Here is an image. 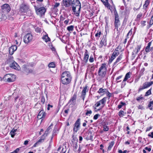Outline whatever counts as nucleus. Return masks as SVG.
<instances>
[{
  "mask_svg": "<svg viewBox=\"0 0 153 153\" xmlns=\"http://www.w3.org/2000/svg\"><path fill=\"white\" fill-rule=\"evenodd\" d=\"M72 79L70 73L68 71L63 72L61 74V81L63 85H67L69 84Z\"/></svg>",
  "mask_w": 153,
  "mask_h": 153,
  "instance_id": "obj_1",
  "label": "nucleus"
},
{
  "mask_svg": "<svg viewBox=\"0 0 153 153\" xmlns=\"http://www.w3.org/2000/svg\"><path fill=\"white\" fill-rule=\"evenodd\" d=\"M72 10L74 15L79 16L81 8V4L79 0H73L71 3Z\"/></svg>",
  "mask_w": 153,
  "mask_h": 153,
  "instance_id": "obj_2",
  "label": "nucleus"
},
{
  "mask_svg": "<svg viewBox=\"0 0 153 153\" xmlns=\"http://www.w3.org/2000/svg\"><path fill=\"white\" fill-rule=\"evenodd\" d=\"M107 65L106 63L102 64L99 68L98 74L100 80L105 77L107 72Z\"/></svg>",
  "mask_w": 153,
  "mask_h": 153,
  "instance_id": "obj_3",
  "label": "nucleus"
},
{
  "mask_svg": "<svg viewBox=\"0 0 153 153\" xmlns=\"http://www.w3.org/2000/svg\"><path fill=\"white\" fill-rule=\"evenodd\" d=\"M16 79V76L12 74H7L5 75L2 80L4 82H12L14 81Z\"/></svg>",
  "mask_w": 153,
  "mask_h": 153,
  "instance_id": "obj_4",
  "label": "nucleus"
},
{
  "mask_svg": "<svg viewBox=\"0 0 153 153\" xmlns=\"http://www.w3.org/2000/svg\"><path fill=\"white\" fill-rule=\"evenodd\" d=\"M36 12L38 15L40 16H42L43 15H44L46 10L45 8L43 7H39L38 6H34Z\"/></svg>",
  "mask_w": 153,
  "mask_h": 153,
  "instance_id": "obj_5",
  "label": "nucleus"
},
{
  "mask_svg": "<svg viewBox=\"0 0 153 153\" xmlns=\"http://www.w3.org/2000/svg\"><path fill=\"white\" fill-rule=\"evenodd\" d=\"M114 14L115 17L114 27L115 29H117L119 27L120 25V21L118 15L116 10L114 11Z\"/></svg>",
  "mask_w": 153,
  "mask_h": 153,
  "instance_id": "obj_6",
  "label": "nucleus"
},
{
  "mask_svg": "<svg viewBox=\"0 0 153 153\" xmlns=\"http://www.w3.org/2000/svg\"><path fill=\"white\" fill-rule=\"evenodd\" d=\"M24 42L26 44H28L32 41L33 39V36L31 33L27 34L23 38Z\"/></svg>",
  "mask_w": 153,
  "mask_h": 153,
  "instance_id": "obj_7",
  "label": "nucleus"
},
{
  "mask_svg": "<svg viewBox=\"0 0 153 153\" xmlns=\"http://www.w3.org/2000/svg\"><path fill=\"white\" fill-rule=\"evenodd\" d=\"M20 10L22 13H26L25 15H27V12L30 11L29 6L27 4H22L20 7Z\"/></svg>",
  "mask_w": 153,
  "mask_h": 153,
  "instance_id": "obj_8",
  "label": "nucleus"
},
{
  "mask_svg": "<svg viewBox=\"0 0 153 153\" xmlns=\"http://www.w3.org/2000/svg\"><path fill=\"white\" fill-rule=\"evenodd\" d=\"M153 84V82H146L143 84L142 86L140 87L139 89V91H141L143 89L147 88Z\"/></svg>",
  "mask_w": 153,
  "mask_h": 153,
  "instance_id": "obj_9",
  "label": "nucleus"
},
{
  "mask_svg": "<svg viewBox=\"0 0 153 153\" xmlns=\"http://www.w3.org/2000/svg\"><path fill=\"white\" fill-rule=\"evenodd\" d=\"M1 9L3 12L8 13L10 11L11 9L8 4H5L1 6Z\"/></svg>",
  "mask_w": 153,
  "mask_h": 153,
  "instance_id": "obj_10",
  "label": "nucleus"
},
{
  "mask_svg": "<svg viewBox=\"0 0 153 153\" xmlns=\"http://www.w3.org/2000/svg\"><path fill=\"white\" fill-rule=\"evenodd\" d=\"M80 122L79 119H78L75 123L73 128L74 131L76 132L79 130L80 127Z\"/></svg>",
  "mask_w": 153,
  "mask_h": 153,
  "instance_id": "obj_11",
  "label": "nucleus"
},
{
  "mask_svg": "<svg viewBox=\"0 0 153 153\" xmlns=\"http://www.w3.org/2000/svg\"><path fill=\"white\" fill-rule=\"evenodd\" d=\"M77 97L76 93H75L74 94L73 97H71L69 103H70V104H72L74 105L76 103V99Z\"/></svg>",
  "mask_w": 153,
  "mask_h": 153,
  "instance_id": "obj_12",
  "label": "nucleus"
},
{
  "mask_svg": "<svg viewBox=\"0 0 153 153\" xmlns=\"http://www.w3.org/2000/svg\"><path fill=\"white\" fill-rule=\"evenodd\" d=\"M17 47L15 45H12L9 48V53L10 55H13L15 51L17 49Z\"/></svg>",
  "mask_w": 153,
  "mask_h": 153,
  "instance_id": "obj_13",
  "label": "nucleus"
},
{
  "mask_svg": "<svg viewBox=\"0 0 153 153\" xmlns=\"http://www.w3.org/2000/svg\"><path fill=\"white\" fill-rule=\"evenodd\" d=\"M72 0H63V4L66 7H69L71 4Z\"/></svg>",
  "mask_w": 153,
  "mask_h": 153,
  "instance_id": "obj_14",
  "label": "nucleus"
},
{
  "mask_svg": "<svg viewBox=\"0 0 153 153\" xmlns=\"http://www.w3.org/2000/svg\"><path fill=\"white\" fill-rule=\"evenodd\" d=\"M106 39L105 37L103 36L100 43V47H102L103 46H105L106 45Z\"/></svg>",
  "mask_w": 153,
  "mask_h": 153,
  "instance_id": "obj_15",
  "label": "nucleus"
},
{
  "mask_svg": "<svg viewBox=\"0 0 153 153\" xmlns=\"http://www.w3.org/2000/svg\"><path fill=\"white\" fill-rule=\"evenodd\" d=\"M88 53L87 50H85V52L84 54V57L83 59V61L85 63H87L88 61L89 55Z\"/></svg>",
  "mask_w": 153,
  "mask_h": 153,
  "instance_id": "obj_16",
  "label": "nucleus"
},
{
  "mask_svg": "<svg viewBox=\"0 0 153 153\" xmlns=\"http://www.w3.org/2000/svg\"><path fill=\"white\" fill-rule=\"evenodd\" d=\"M87 86H85L83 88V90L82 91V94L81 97H82L84 100L85 97V95L87 90Z\"/></svg>",
  "mask_w": 153,
  "mask_h": 153,
  "instance_id": "obj_17",
  "label": "nucleus"
},
{
  "mask_svg": "<svg viewBox=\"0 0 153 153\" xmlns=\"http://www.w3.org/2000/svg\"><path fill=\"white\" fill-rule=\"evenodd\" d=\"M46 113L43 110H41L38 115V118L41 119L44 118L46 116Z\"/></svg>",
  "mask_w": 153,
  "mask_h": 153,
  "instance_id": "obj_18",
  "label": "nucleus"
},
{
  "mask_svg": "<svg viewBox=\"0 0 153 153\" xmlns=\"http://www.w3.org/2000/svg\"><path fill=\"white\" fill-rule=\"evenodd\" d=\"M11 67L17 70H19L20 69L19 66L15 62H14L12 63Z\"/></svg>",
  "mask_w": 153,
  "mask_h": 153,
  "instance_id": "obj_19",
  "label": "nucleus"
},
{
  "mask_svg": "<svg viewBox=\"0 0 153 153\" xmlns=\"http://www.w3.org/2000/svg\"><path fill=\"white\" fill-rule=\"evenodd\" d=\"M107 99L106 97H104L102 99L99 101L100 103V105H102V108H103L105 105V102Z\"/></svg>",
  "mask_w": 153,
  "mask_h": 153,
  "instance_id": "obj_20",
  "label": "nucleus"
},
{
  "mask_svg": "<svg viewBox=\"0 0 153 153\" xmlns=\"http://www.w3.org/2000/svg\"><path fill=\"white\" fill-rule=\"evenodd\" d=\"M45 35H44L42 37V39L45 40L46 42L50 41V38L48 37V34L46 32H45Z\"/></svg>",
  "mask_w": 153,
  "mask_h": 153,
  "instance_id": "obj_21",
  "label": "nucleus"
},
{
  "mask_svg": "<svg viewBox=\"0 0 153 153\" xmlns=\"http://www.w3.org/2000/svg\"><path fill=\"white\" fill-rule=\"evenodd\" d=\"M123 54H121L116 59V61L114 63V65H116V64L120 62L122 58L123 57Z\"/></svg>",
  "mask_w": 153,
  "mask_h": 153,
  "instance_id": "obj_22",
  "label": "nucleus"
},
{
  "mask_svg": "<svg viewBox=\"0 0 153 153\" xmlns=\"http://www.w3.org/2000/svg\"><path fill=\"white\" fill-rule=\"evenodd\" d=\"M150 2L149 0H146L145 3L143 5V8L144 9H146L148 7V6L149 5Z\"/></svg>",
  "mask_w": 153,
  "mask_h": 153,
  "instance_id": "obj_23",
  "label": "nucleus"
},
{
  "mask_svg": "<svg viewBox=\"0 0 153 153\" xmlns=\"http://www.w3.org/2000/svg\"><path fill=\"white\" fill-rule=\"evenodd\" d=\"M108 92V90L107 89H102L100 88L98 91V93L99 94L103 93L105 94Z\"/></svg>",
  "mask_w": 153,
  "mask_h": 153,
  "instance_id": "obj_24",
  "label": "nucleus"
},
{
  "mask_svg": "<svg viewBox=\"0 0 153 153\" xmlns=\"http://www.w3.org/2000/svg\"><path fill=\"white\" fill-rule=\"evenodd\" d=\"M7 18V16L5 14H0V21H4Z\"/></svg>",
  "mask_w": 153,
  "mask_h": 153,
  "instance_id": "obj_25",
  "label": "nucleus"
},
{
  "mask_svg": "<svg viewBox=\"0 0 153 153\" xmlns=\"http://www.w3.org/2000/svg\"><path fill=\"white\" fill-rule=\"evenodd\" d=\"M17 130V129H15L14 128H13L12 129V130L11 131L10 133L11 134V136L12 137H14V136H15V134H16V132Z\"/></svg>",
  "mask_w": 153,
  "mask_h": 153,
  "instance_id": "obj_26",
  "label": "nucleus"
},
{
  "mask_svg": "<svg viewBox=\"0 0 153 153\" xmlns=\"http://www.w3.org/2000/svg\"><path fill=\"white\" fill-rule=\"evenodd\" d=\"M49 130H46V131L45 133L43 134V135L42 137V140H44L45 139V137L47 136L48 134L49 133Z\"/></svg>",
  "mask_w": 153,
  "mask_h": 153,
  "instance_id": "obj_27",
  "label": "nucleus"
},
{
  "mask_svg": "<svg viewBox=\"0 0 153 153\" xmlns=\"http://www.w3.org/2000/svg\"><path fill=\"white\" fill-rule=\"evenodd\" d=\"M120 52H122L123 51V50L122 49V47L121 46L119 45H118L115 49L114 51H115L120 52Z\"/></svg>",
  "mask_w": 153,
  "mask_h": 153,
  "instance_id": "obj_28",
  "label": "nucleus"
},
{
  "mask_svg": "<svg viewBox=\"0 0 153 153\" xmlns=\"http://www.w3.org/2000/svg\"><path fill=\"white\" fill-rule=\"evenodd\" d=\"M141 47V45H137V48L135 49V50L134 51V52H135L136 54H137L138 52L140 51Z\"/></svg>",
  "mask_w": 153,
  "mask_h": 153,
  "instance_id": "obj_29",
  "label": "nucleus"
},
{
  "mask_svg": "<svg viewBox=\"0 0 153 153\" xmlns=\"http://www.w3.org/2000/svg\"><path fill=\"white\" fill-rule=\"evenodd\" d=\"M86 113L85 114L86 116H90L92 113V111L91 110L89 109H88L85 110Z\"/></svg>",
  "mask_w": 153,
  "mask_h": 153,
  "instance_id": "obj_30",
  "label": "nucleus"
},
{
  "mask_svg": "<svg viewBox=\"0 0 153 153\" xmlns=\"http://www.w3.org/2000/svg\"><path fill=\"white\" fill-rule=\"evenodd\" d=\"M48 66L49 68H54L56 67V65L54 62H52L48 64Z\"/></svg>",
  "mask_w": 153,
  "mask_h": 153,
  "instance_id": "obj_31",
  "label": "nucleus"
},
{
  "mask_svg": "<svg viewBox=\"0 0 153 153\" xmlns=\"http://www.w3.org/2000/svg\"><path fill=\"white\" fill-rule=\"evenodd\" d=\"M148 106L150 110H152L153 109V101L149 102Z\"/></svg>",
  "mask_w": 153,
  "mask_h": 153,
  "instance_id": "obj_32",
  "label": "nucleus"
},
{
  "mask_svg": "<svg viewBox=\"0 0 153 153\" xmlns=\"http://www.w3.org/2000/svg\"><path fill=\"white\" fill-rule=\"evenodd\" d=\"M130 74L131 73L130 72L127 73L126 74L124 79L127 80L128 79L130 78Z\"/></svg>",
  "mask_w": 153,
  "mask_h": 153,
  "instance_id": "obj_33",
  "label": "nucleus"
},
{
  "mask_svg": "<svg viewBox=\"0 0 153 153\" xmlns=\"http://www.w3.org/2000/svg\"><path fill=\"white\" fill-rule=\"evenodd\" d=\"M142 14L141 13H139L137 15L135 20L136 21L139 20L140 19V18L142 17Z\"/></svg>",
  "mask_w": 153,
  "mask_h": 153,
  "instance_id": "obj_34",
  "label": "nucleus"
},
{
  "mask_svg": "<svg viewBox=\"0 0 153 153\" xmlns=\"http://www.w3.org/2000/svg\"><path fill=\"white\" fill-rule=\"evenodd\" d=\"M123 77V75H121L117 77L116 79V83H118L120 82L121 80H120V79Z\"/></svg>",
  "mask_w": 153,
  "mask_h": 153,
  "instance_id": "obj_35",
  "label": "nucleus"
},
{
  "mask_svg": "<svg viewBox=\"0 0 153 153\" xmlns=\"http://www.w3.org/2000/svg\"><path fill=\"white\" fill-rule=\"evenodd\" d=\"M114 144V141H112L110 143H109V146L108 147V150H110L112 147L113 146Z\"/></svg>",
  "mask_w": 153,
  "mask_h": 153,
  "instance_id": "obj_36",
  "label": "nucleus"
},
{
  "mask_svg": "<svg viewBox=\"0 0 153 153\" xmlns=\"http://www.w3.org/2000/svg\"><path fill=\"white\" fill-rule=\"evenodd\" d=\"M105 1H103V0H101V1L103 3L105 6L107 7L109 6L108 3V0H105Z\"/></svg>",
  "mask_w": 153,
  "mask_h": 153,
  "instance_id": "obj_37",
  "label": "nucleus"
},
{
  "mask_svg": "<svg viewBox=\"0 0 153 153\" xmlns=\"http://www.w3.org/2000/svg\"><path fill=\"white\" fill-rule=\"evenodd\" d=\"M25 70L26 73H31L33 72V70L32 69H29L27 67H26L25 69Z\"/></svg>",
  "mask_w": 153,
  "mask_h": 153,
  "instance_id": "obj_38",
  "label": "nucleus"
},
{
  "mask_svg": "<svg viewBox=\"0 0 153 153\" xmlns=\"http://www.w3.org/2000/svg\"><path fill=\"white\" fill-rule=\"evenodd\" d=\"M101 34V32L100 31H98L97 33H96L95 35V36H96V37H97V39H98L100 36Z\"/></svg>",
  "mask_w": 153,
  "mask_h": 153,
  "instance_id": "obj_39",
  "label": "nucleus"
},
{
  "mask_svg": "<svg viewBox=\"0 0 153 153\" xmlns=\"http://www.w3.org/2000/svg\"><path fill=\"white\" fill-rule=\"evenodd\" d=\"M74 26L73 25H71L67 28V30L69 31H72L74 30Z\"/></svg>",
  "mask_w": 153,
  "mask_h": 153,
  "instance_id": "obj_40",
  "label": "nucleus"
},
{
  "mask_svg": "<svg viewBox=\"0 0 153 153\" xmlns=\"http://www.w3.org/2000/svg\"><path fill=\"white\" fill-rule=\"evenodd\" d=\"M35 31L37 33H40L42 31V29L41 28L37 27L35 28Z\"/></svg>",
  "mask_w": 153,
  "mask_h": 153,
  "instance_id": "obj_41",
  "label": "nucleus"
},
{
  "mask_svg": "<svg viewBox=\"0 0 153 153\" xmlns=\"http://www.w3.org/2000/svg\"><path fill=\"white\" fill-rule=\"evenodd\" d=\"M124 112L123 111H120L118 113L119 116L120 117H123V115H124Z\"/></svg>",
  "mask_w": 153,
  "mask_h": 153,
  "instance_id": "obj_42",
  "label": "nucleus"
},
{
  "mask_svg": "<svg viewBox=\"0 0 153 153\" xmlns=\"http://www.w3.org/2000/svg\"><path fill=\"white\" fill-rule=\"evenodd\" d=\"M125 104V103L121 102L120 104L118 105V108L119 109L121 108L122 106H123Z\"/></svg>",
  "mask_w": 153,
  "mask_h": 153,
  "instance_id": "obj_43",
  "label": "nucleus"
},
{
  "mask_svg": "<svg viewBox=\"0 0 153 153\" xmlns=\"http://www.w3.org/2000/svg\"><path fill=\"white\" fill-rule=\"evenodd\" d=\"M100 102H97V103L95 104L94 106L95 107L94 108V110H96V108L97 107H98L100 105Z\"/></svg>",
  "mask_w": 153,
  "mask_h": 153,
  "instance_id": "obj_44",
  "label": "nucleus"
},
{
  "mask_svg": "<svg viewBox=\"0 0 153 153\" xmlns=\"http://www.w3.org/2000/svg\"><path fill=\"white\" fill-rule=\"evenodd\" d=\"M41 103H42V104H44V103L45 102V100L44 96H41Z\"/></svg>",
  "mask_w": 153,
  "mask_h": 153,
  "instance_id": "obj_45",
  "label": "nucleus"
},
{
  "mask_svg": "<svg viewBox=\"0 0 153 153\" xmlns=\"http://www.w3.org/2000/svg\"><path fill=\"white\" fill-rule=\"evenodd\" d=\"M126 80L125 79H123V81H122V84H121V87L123 88V87L126 85Z\"/></svg>",
  "mask_w": 153,
  "mask_h": 153,
  "instance_id": "obj_46",
  "label": "nucleus"
},
{
  "mask_svg": "<svg viewBox=\"0 0 153 153\" xmlns=\"http://www.w3.org/2000/svg\"><path fill=\"white\" fill-rule=\"evenodd\" d=\"M116 57V56L115 55V54L114 53H113L110 59V60H111V61H112Z\"/></svg>",
  "mask_w": 153,
  "mask_h": 153,
  "instance_id": "obj_47",
  "label": "nucleus"
},
{
  "mask_svg": "<svg viewBox=\"0 0 153 153\" xmlns=\"http://www.w3.org/2000/svg\"><path fill=\"white\" fill-rule=\"evenodd\" d=\"M42 140V139H40L39 140H38V141L36 142V143H35L33 145V147H35L37 145L39 144V142H41V141Z\"/></svg>",
  "mask_w": 153,
  "mask_h": 153,
  "instance_id": "obj_48",
  "label": "nucleus"
},
{
  "mask_svg": "<svg viewBox=\"0 0 153 153\" xmlns=\"http://www.w3.org/2000/svg\"><path fill=\"white\" fill-rule=\"evenodd\" d=\"M153 24V15L151 18V20L149 22V25L150 27Z\"/></svg>",
  "mask_w": 153,
  "mask_h": 153,
  "instance_id": "obj_49",
  "label": "nucleus"
},
{
  "mask_svg": "<svg viewBox=\"0 0 153 153\" xmlns=\"http://www.w3.org/2000/svg\"><path fill=\"white\" fill-rule=\"evenodd\" d=\"M108 130L109 128L107 126L105 125L103 126V130L104 131H108Z\"/></svg>",
  "mask_w": 153,
  "mask_h": 153,
  "instance_id": "obj_50",
  "label": "nucleus"
},
{
  "mask_svg": "<svg viewBox=\"0 0 153 153\" xmlns=\"http://www.w3.org/2000/svg\"><path fill=\"white\" fill-rule=\"evenodd\" d=\"M151 94V91L150 89L148 90L146 93L145 94V96H147Z\"/></svg>",
  "mask_w": 153,
  "mask_h": 153,
  "instance_id": "obj_51",
  "label": "nucleus"
},
{
  "mask_svg": "<svg viewBox=\"0 0 153 153\" xmlns=\"http://www.w3.org/2000/svg\"><path fill=\"white\" fill-rule=\"evenodd\" d=\"M59 5L60 4L59 3L56 2L55 3V4L54 5L53 8L54 9L56 7H59Z\"/></svg>",
  "mask_w": 153,
  "mask_h": 153,
  "instance_id": "obj_52",
  "label": "nucleus"
},
{
  "mask_svg": "<svg viewBox=\"0 0 153 153\" xmlns=\"http://www.w3.org/2000/svg\"><path fill=\"white\" fill-rule=\"evenodd\" d=\"M100 114H96L94 115V117L93 119L94 120H97L98 119V117L100 116Z\"/></svg>",
  "mask_w": 153,
  "mask_h": 153,
  "instance_id": "obj_53",
  "label": "nucleus"
},
{
  "mask_svg": "<svg viewBox=\"0 0 153 153\" xmlns=\"http://www.w3.org/2000/svg\"><path fill=\"white\" fill-rule=\"evenodd\" d=\"M132 29H131L129 31L127 35V36L128 37L129 36H131L132 33Z\"/></svg>",
  "mask_w": 153,
  "mask_h": 153,
  "instance_id": "obj_54",
  "label": "nucleus"
},
{
  "mask_svg": "<svg viewBox=\"0 0 153 153\" xmlns=\"http://www.w3.org/2000/svg\"><path fill=\"white\" fill-rule=\"evenodd\" d=\"M146 21H142L141 22V25L143 27L146 25Z\"/></svg>",
  "mask_w": 153,
  "mask_h": 153,
  "instance_id": "obj_55",
  "label": "nucleus"
},
{
  "mask_svg": "<svg viewBox=\"0 0 153 153\" xmlns=\"http://www.w3.org/2000/svg\"><path fill=\"white\" fill-rule=\"evenodd\" d=\"M150 47L147 46L145 48V51L146 52H149L150 51Z\"/></svg>",
  "mask_w": 153,
  "mask_h": 153,
  "instance_id": "obj_56",
  "label": "nucleus"
},
{
  "mask_svg": "<svg viewBox=\"0 0 153 153\" xmlns=\"http://www.w3.org/2000/svg\"><path fill=\"white\" fill-rule=\"evenodd\" d=\"M89 61L91 62H92L94 61V59L92 56H91L89 59Z\"/></svg>",
  "mask_w": 153,
  "mask_h": 153,
  "instance_id": "obj_57",
  "label": "nucleus"
},
{
  "mask_svg": "<svg viewBox=\"0 0 153 153\" xmlns=\"http://www.w3.org/2000/svg\"><path fill=\"white\" fill-rule=\"evenodd\" d=\"M113 53H114L116 56H118L120 54V52H118L115 51H114Z\"/></svg>",
  "mask_w": 153,
  "mask_h": 153,
  "instance_id": "obj_58",
  "label": "nucleus"
},
{
  "mask_svg": "<svg viewBox=\"0 0 153 153\" xmlns=\"http://www.w3.org/2000/svg\"><path fill=\"white\" fill-rule=\"evenodd\" d=\"M143 99V97H137V98H136V100L138 101H140L141 100H142Z\"/></svg>",
  "mask_w": 153,
  "mask_h": 153,
  "instance_id": "obj_59",
  "label": "nucleus"
},
{
  "mask_svg": "<svg viewBox=\"0 0 153 153\" xmlns=\"http://www.w3.org/2000/svg\"><path fill=\"white\" fill-rule=\"evenodd\" d=\"M19 150L20 149L19 148H17L13 151V152L14 153H18L19 152Z\"/></svg>",
  "mask_w": 153,
  "mask_h": 153,
  "instance_id": "obj_60",
  "label": "nucleus"
},
{
  "mask_svg": "<svg viewBox=\"0 0 153 153\" xmlns=\"http://www.w3.org/2000/svg\"><path fill=\"white\" fill-rule=\"evenodd\" d=\"M148 136L152 138H153V132H152L151 134L149 133L148 135Z\"/></svg>",
  "mask_w": 153,
  "mask_h": 153,
  "instance_id": "obj_61",
  "label": "nucleus"
},
{
  "mask_svg": "<svg viewBox=\"0 0 153 153\" xmlns=\"http://www.w3.org/2000/svg\"><path fill=\"white\" fill-rule=\"evenodd\" d=\"M107 94V95L109 97H110L111 96V94L108 91V92L107 93H106Z\"/></svg>",
  "mask_w": 153,
  "mask_h": 153,
  "instance_id": "obj_62",
  "label": "nucleus"
},
{
  "mask_svg": "<svg viewBox=\"0 0 153 153\" xmlns=\"http://www.w3.org/2000/svg\"><path fill=\"white\" fill-rule=\"evenodd\" d=\"M146 150L148 151L149 152H150L151 151V149L150 148H148L147 147H146L145 148Z\"/></svg>",
  "mask_w": 153,
  "mask_h": 153,
  "instance_id": "obj_63",
  "label": "nucleus"
},
{
  "mask_svg": "<svg viewBox=\"0 0 153 153\" xmlns=\"http://www.w3.org/2000/svg\"><path fill=\"white\" fill-rule=\"evenodd\" d=\"M69 21V19H68L65 21L64 22L65 24L67 25L68 24Z\"/></svg>",
  "mask_w": 153,
  "mask_h": 153,
  "instance_id": "obj_64",
  "label": "nucleus"
}]
</instances>
